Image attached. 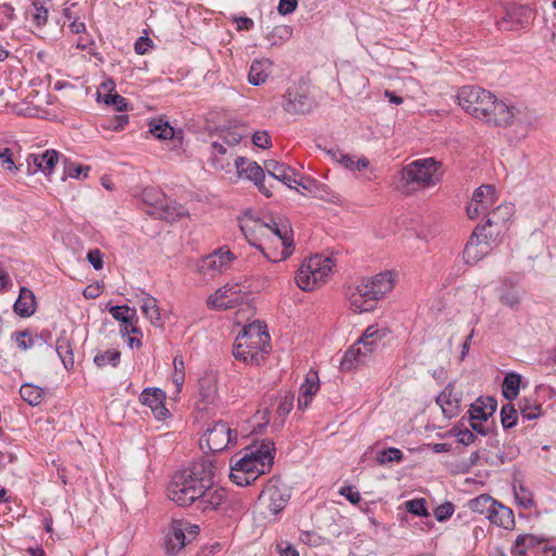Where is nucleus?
<instances>
[{"mask_svg": "<svg viewBox=\"0 0 556 556\" xmlns=\"http://www.w3.org/2000/svg\"><path fill=\"white\" fill-rule=\"evenodd\" d=\"M214 477L213 462L201 458L172 476L167 496L181 507L195 505L197 509L203 513L216 510L226 500V491L213 489Z\"/></svg>", "mask_w": 556, "mask_h": 556, "instance_id": "1", "label": "nucleus"}, {"mask_svg": "<svg viewBox=\"0 0 556 556\" xmlns=\"http://www.w3.org/2000/svg\"><path fill=\"white\" fill-rule=\"evenodd\" d=\"M458 104L475 118L507 127L514 119V108L479 86H464L457 93Z\"/></svg>", "mask_w": 556, "mask_h": 556, "instance_id": "2", "label": "nucleus"}, {"mask_svg": "<svg viewBox=\"0 0 556 556\" xmlns=\"http://www.w3.org/2000/svg\"><path fill=\"white\" fill-rule=\"evenodd\" d=\"M275 444L265 439L255 441L244 448V454L230 468V480L240 486H248L260 476L268 472L274 464Z\"/></svg>", "mask_w": 556, "mask_h": 556, "instance_id": "3", "label": "nucleus"}, {"mask_svg": "<svg viewBox=\"0 0 556 556\" xmlns=\"http://www.w3.org/2000/svg\"><path fill=\"white\" fill-rule=\"evenodd\" d=\"M393 287L394 280H356L354 286H349L346 294L355 312H369Z\"/></svg>", "mask_w": 556, "mask_h": 556, "instance_id": "4", "label": "nucleus"}, {"mask_svg": "<svg viewBox=\"0 0 556 556\" xmlns=\"http://www.w3.org/2000/svg\"><path fill=\"white\" fill-rule=\"evenodd\" d=\"M440 167L434 159L428 157L424 160H417L403 167L401 170V180L403 187L407 192L413 188L412 185L418 187H430L435 185L434 174Z\"/></svg>", "mask_w": 556, "mask_h": 556, "instance_id": "5", "label": "nucleus"}, {"mask_svg": "<svg viewBox=\"0 0 556 556\" xmlns=\"http://www.w3.org/2000/svg\"><path fill=\"white\" fill-rule=\"evenodd\" d=\"M249 301V292L240 283L227 282L206 300L210 309L227 311Z\"/></svg>", "mask_w": 556, "mask_h": 556, "instance_id": "6", "label": "nucleus"}, {"mask_svg": "<svg viewBox=\"0 0 556 556\" xmlns=\"http://www.w3.org/2000/svg\"><path fill=\"white\" fill-rule=\"evenodd\" d=\"M235 258L230 250L218 248L199 261L198 273L211 277L226 275Z\"/></svg>", "mask_w": 556, "mask_h": 556, "instance_id": "7", "label": "nucleus"}, {"mask_svg": "<svg viewBox=\"0 0 556 556\" xmlns=\"http://www.w3.org/2000/svg\"><path fill=\"white\" fill-rule=\"evenodd\" d=\"M237 440V432L231 430L226 421H214L204 432L201 444L205 442L207 448L212 453H218L228 447V445Z\"/></svg>", "mask_w": 556, "mask_h": 556, "instance_id": "8", "label": "nucleus"}, {"mask_svg": "<svg viewBox=\"0 0 556 556\" xmlns=\"http://www.w3.org/2000/svg\"><path fill=\"white\" fill-rule=\"evenodd\" d=\"M336 262L331 255L316 253L304 260L300 267V276L298 278H325L328 275H334Z\"/></svg>", "mask_w": 556, "mask_h": 556, "instance_id": "9", "label": "nucleus"}, {"mask_svg": "<svg viewBox=\"0 0 556 556\" xmlns=\"http://www.w3.org/2000/svg\"><path fill=\"white\" fill-rule=\"evenodd\" d=\"M315 103L305 88L292 86L283 94L282 108L289 114H307Z\"/></svg>", "mask_w": 556, "mask_h": 556, "instance_id": "10", "label": "nucleus"}, {"mask_svg": "<svg viewBox=\"0 0 556 556\" xmlns=\"http://www.w3.org/2000/svg\"><path fill=\"white\" fill-rule=\"evenodd\" d=\"M252 222H253L252 230L266 228V229H269L275 236H277L281 240V243L283 245V250L281 252V258L285 260L291 254V251L289 249L292 247V241L290 239L289 233H291L292 230L290 228H288L287 226L280 227L274 217H269V219L267 222L262 220L260 218L253 219ZM241 230H242L244 237L249 240V242H251L250 237H249L250 236L249 231L251 230V227H249V225H247V224L241 225Z\"/></svg>", "mask_w": 556, "mask_h": 556, "instance_id": "11", "label": "nucleus"}, {"mask_svg": "<svg viewBox=\"0 0 556 556\" xmlns=\"http://www.w3.org/2000/svg\"><path fill=\"white\" fill-rule=\"evenodd\" d=\"M241 346L248 349L247 353L249 354L251 364L257 366L264 362L265 355L268 354L271 349L269 341L265 340H260V342L258 340L235 341L232 355L238 361H247V356H243V354L240 353Z\"/></svg>", "mask_w": 556, "mask_h": 556, "instance_id": "12", "label": "nucleus"}, {"mask_svg": "<svg viewBox=\"0 0 556 556\" xmlns=\"http://www.w3.org/2000/svg\"><path fill=\"white\" fill-rule=\"evenodd\" d=\"M534 18L533 10L528 5H511L507 9L506 15L497 22L502 30H516L523 28Z\"/></svg>", "mask_w": 556, "mask_h": 556, "instance_id": "13", "label": "nucleus"}, {"mask_svg": "<svg viewBox=\"0 0 556 556\" xmlns=\"http://www.w3.org/2000/svg\"><path fill=\"white\" fill-rule=\"evenodd\" d=\"M235 165L238 174L253 181L261 193L267 198L271 195L269 188H267L264 182V169L255 161L239 156L236 159Z\"/></svg>", "mask_w": 556, "mask_h": 556, "instance_id": "14", "label": "nucleus"}, {"mask_svg": "<svg viewBox=\"0 0 556 556\" xmlns=\"http://www.w3.org/2000/svg\"><path fill=\"white\" fill-rule=\"evenodd\" d=\"M264 167L268 175L278 181H281L291 189L298 190V186L306 190L308 189V187L302 180H298L295 178V170L285 163H280L276 160H267L264 162Z\"/></svg>", "mask_w": 556, "mask_h": 556, "instance_id": "15", "label": "nucleus"}, {"mask_svg": "<svg viewBox=\"0 0 556 556\" xmlns=\"http://www.w3.org/2000/svg\"><path fill=\"white\" fill-rule=\"evenodd\" d=\"M139 400L141 404L149 406L159 420H164L169 416V410L165 406L166 393L160 388H146L141 392Z\"/></svg>", "mask_w": 556, "mask_h": 556, "instance_id": "16", "label": "nucleus"}, {"mask_svg": "<svg viewBox=\"0 0 556 556\" xmlns=\"http://www.w3.org/2000/svg\"><path fill=\"white\" fill-rule=\"evenodd\" d=\"M188 522L185 520L174 519L165 538V551L169 555L178 554L187 543L186 530Z\"/></svg>", "mask_w": 556, "mask_h": 556, "instance_id": "17", "label": "nucleus"}, {"mask_svg": "<svg viewBox=\"0 0 556 556\" xmlns=\"http://www.w3.org/2000/svg\"><path fill=\"white\" fill-rule=\"evenodd\" d=\"M290 495L285 489L269 483L260 495V501H266L267 509L273 516H277L286 507Z\"/></svg>", "mask_w": 556, "mask_h": 556, "instance_id": "18", "label": "nucleus"}, {"mask_svg": "<svg viewBox=\"0 0 556 556\" xmlns=\"http://www.w3.org/2000/svg\"><path fill=\"white\" fill-rule=\"evenodd\" d=\"M60 153L53 149L46 150L42 153H31L27 156L28 172L34 166V172L40 170L46 176L50 175L59 162Z\"/></svg>", "mask_w": 556, "mask_h": 556, "instance_id": "19", "label": "nucleus"}, {"mask_svg": "<svg viewBox=\"0 0 556 556\" xmlns=\"http://www.w3.org/2000/svg\"><path fill=\"white\" fill-rule=\"evenodd\" d=\"M146 213L152 216L153 218L173 223L178 218L185 216L187 214V211L182 205L176 202H170L167 199H165L160 204V206H155V208L153 210H146Z\"/></svg>", "mask_w": 556, "mask_h": 556, "instance_id": "20", "label": "nucleus"}, {"mask_svg": "<svg viewBox=\"0 0 556 556\" xmlns=\"http://www.w3.org/2000/svg\"><path fill=\"white\" fill-rule=\"evenodd\" d=\"M319 389V378L316 371H309L305 381L300 387V394L298 399L299 409L304 410L307 408L313 400V396Z\"/></svg>", "mask_w": 556, "mask_h": 556, "instance_id": "21", "label": "nucleus"}, {"mask_svg": "<svg viewBox=\"0 0 556 556\" xmlns=\"http://www.w3.org/2000/svg\"><path fill=\"white\" fill-rule=\"evenodd\" d=\"M522 290L514 280H503L498 289V300L503 305L517 309L521 302Z\"/></svg>", "mask_w": 556, "mask_h": 556, "instance_id": "22", "label": "nucleus"}, {"mask_svg": "<svg viewBox=\"0 0 556 556\" xmlns=\"http://www.w3.org/2000/svg\"><path fill=\"white\" fill-rule=\"evenodd\" d=\"M497 402L493 397H479L473 404L470 405L469 419L486 421L496 410Z\"/></svg>", "mask_w": 556, "mask_h": 556, "instance_id": "23", "label": "nucleus"}, {"mask_svg": "<svg viewBox=\"0 0 556 556\" xmlns=\"http://www.w3.org/2000/svg\"><path fill=\"white\" fill-rule=\"evenodd\" d=\"M36 298L31 290L26 287H20L18 298L13 309L21 317H30L36 312Z\"/></svg>", "mask_w": 556, "mask_h": 556, "instance_id": "24", "label": "nucleus"}, {"mask_svg": "<svg viewBox=\"0 0 556 556\" xmlns=\"http://www.w3.org/2000/svg\"><path fill=\"white\" fill-rule=\"evenodd\" d=\"M488 254V243L480 242L477 240V233H471L463 251V258L465 263L470 265L475 264Z\"/></svg>", "mask_w": 556, "mask_h": 556, "instance_id": "25", "label": "nucleus"}, {"mask_svg": "<svg viewBox=\"0 0 556 556\" xmlns=\"http://www.w3.org/2000/svg\"><path fill=\"white\" fill-rule=\"evenodd\" d=\"M365 350L362 344H358V341L353 344L351 348H349L344 355L342 356V359L340 362V369L342 371H349L353 368H356L358 365L364 364L366 362V358L370 354H364Z\"/></svg>", "mask_w": 556, "mask_h": 556, "instance_id": "26", "label": "nucleus"}, {"mask_svg": "<svg viewBox=\"0 0 556 556\" xmlns=\"http://www.w3.org/2000/svg\"><path fill=\"white\" fill-rule=\"evenodd\" d=\"M488 519L491 523L497 527H502L506 530H510L515 527V517L513 510L500 502L495 503V506L491 510Z\"/></svg>", "mask_w": 556, "mask_h": 556, "instance_id": "27", "label": "nucleus"}, {"mask_svg": "<svg viewBox=\"0 0 556 556\" xmlns=\"http://www.w3.org/2000/svg\"><path fill=\"white\" fill-rule=\"evenodd\" d=\"M514 213L515 205L513 203H503L501 205H497L494 210L488 212V225L494 224V226L507 229V223L510 220Z\"/></svg>", "mask_w": 556, "mask_h": 556, "instance_id": "28", "label": "nucleus"}, {"mask_svg": "<svg viewBox=\"0 0 556 556\" xmlns=\"http://www.w3.org/2000/svg\"><path fill=\"white\" fill-rule=\"evenodd\" d=\"M545 541L546 539L543 536H536L534 534H519L510 548V553L515 556H528V548H535Z\"/></svg>", "mask_w": 556, "mask_h": 556, "instance_id": "29", "label": "nucleus"}, {"mask_svg": "<svg viewBox=\"0 0 556 556\" xmlns=\"http://www.w3.org/2000/svg\"><path fill=\"white\" fill-rule=\"evenodd\" d=\"M453 384L448 383L435 400L447 417H453L458 410L459 399L453 395Z\"/></svg>", "mask_w": 556, "mask_h": 556, "instance_id": "30", "label": "nucleus"}, {"mask_svg": "<svg viewBox=\"0 0 556 556\" xmlns=\"http://www.w3.org/2000/svg\"><path fill=\"white\" fill-rule=\"evenodd\" d=\"M271 62L265 60H254L249 71V83L258 86L266 81L270 74Z\"/></svg>", "mask_w": 556, "mask_h": 556, "instance_id": "31", "label": "nucleus"}, {"mask_svg": "<svg viewBox=\"0 0 556 556\" xmlns=\"http://www.w3.org/2000/svg\"><path fill=\"white\" fill-rule=\"evenodd\" d=\"M384 329H380L378 325H371L367 327L363 336L357 340L358 344H362L365 352L364 354H371L377 346V341L384 338Z\"/></svg>", "mask_w": 556, "mask_h": 556, "instance_id": "32", "label": "nucleus"}, {"mask_svg": "<svg viewBox=\"0 0 556 556\" xmlns=\"http://www.w3.org/2000/svg\"><path fill=\"white\" fill-rule=\"evenodd\" d=\"M55 351L63 364L70 370L74 366V353L70 339L66 337L65 331L56 339Z\"/></svg>", "mask_w": 556, "mask_h": 556, "instance_id": "33", "label": "nucleus"}, {"mask_svg": "<svg viewBox=\"0 0 556 556\" xmlns=\"http://www.w3.org/2000/svg\"><path fill=\"white\" fill-rule=\"evenodd\" d=\"M243 340H265L269 341V334L266 331V326L261 321H254L244 326L235 341Z\"/></svg>", "mask_w": 556, "mask_h": 556, "instance_id": "34", "label": "nucleus"}, {"mask_svg": "<svg viewBox=\"0 0 556 556\" xmlns=\"http://www.w3.org/2000/svg\"><path fill=\"white\" fill-rule=\"evenodd\" d=\"M518 412L523 419L533 420L542 416V405L533 397H522L518 401Z\"/></svg>", "mask_w": 556, "mask_h": 556, "instance_id": "35", "label": "nucleus"}, {"mask_svg": "<svg viewBox=\"0 0 556 556\" xmlns=\"http://www.w3.org/2000/svg\"><path fill=\"white\" fill-rule=\"evenodd\" d=\"M496 502L491 495L481 494L470 500L468 506L473 513L483 515L488 519Z\"/></svg>", "mask_w": 556, "mask_h": 556, "instance_id": "36", "label": "nucleus"}, {"mask_svg": "<svg viewBox=\"0 0 556 556\" xmlns=\"http://www.w3.org/2000/svg\"><path fill=\"white\" fill-rule=\"evenodd\" d=\"M521 376L516 372H509L505 376L502 384V393L509 402L516 400L519 394Z\"/></svg>", "mask_w": 556, "mask_h": 556, "instance_id": "37", "label": "nucleus"}, {"mask_svg": "<svg viewBox=\"0 0 556 556\" xmlns=\"http://www.w3.org/2000/svg\"><path fill=\"white\" fill-rule=\"evenodd\" d=\"M199 395L202 402L213 403L217 395V386L213 377H203L199 380Z\"/></svg>", "mask_w": 556, "mask_h": 556, "instance_id": "38", "label": "nucleus"}, {"mask_svg": "<svg viewBox=\"0 0 556 556\" xmlns=\"http://www.w3.org/2000/svg\"><path fill=\"white\" fill-rule=\"evenodd\" d=\"M49 11L40 0H34L26 11V15L31 17V22L36 27H42L48 22Z\"/></svg>", "mask_w": 556, "mask_h": 556, "instance_id": "39", "label": "nucleus"}, {"mask_svg": "<svg viewBox=\"0 0 556 556\" xmlns=\"http://www.w3.org/2000/svg\"><path fill=\"white\" fill-rule=\"evenodd\" d=\"M495 188L491 185H484L477 188L472 194V201L480 203L482 210H489L494 203Z\"/></svg>", "mask_w": 556, "mask_h": 556, "instance_id": "40", "label": "nucleus"}, {"mask_svg": "<svg viewBox=\"0 0 556 556\" xmlns=\"http://www.w3.org/2000/svg\"><path fill=\"white\" fill-rule=\"evenodd\" d=\"M21 397L30 406H37L43 399V390L33 383H24L20 389Z\"/></svg>", "mask_w": 556, "mask_h": 556, "instance_id": "41", "label": "nucleus"}, {"mask_svg": "<svg viewBox=\"0 0 556 556\" xmlns=\"http://www.w3.org/2000/svg\"><path fill=\"white\" fill-rule=\"evenodd\" d=\"M150 132L157 139H176V131L167 121L154 119L150 123Z\"/></svg>", "mask_w": 556, "mask_h": 556, "instance_id": "42", "label": "nucleus"}, {"mask_svg": "<svg viewBox=\"0 0 556 556\" xmlns=\"http://www.w3.org/2000/svg\"><path fill=\"white\" fill-rule=\"evenodd\" d=\"M112 317L122 324H137L138 316L135 308L127 305H115L110 308Z\"/></svg>", "mask_w": 556, "mask_h": 556, "instance_id": "43", "label": "nucleus"}, {"mask_svg": "<svg viewBox=\"0 0 556 556\" xmlns=\"http://www.w3.org/2000/svg\"><path fill=\"white\" fill-rule=\"evenodd\" d=\"M64 172H63V180H65L66 177L75 178V179H81L87 178L88 174L90 172V166L88 165H81L75 162H72L68 159H64Z\"/></svg>", "mask_w": 556, "mask_h": 556, "instance_id": "44", "label": "nucleus"}, {"mask_svg": "<svg viewBox=\"0 0 556 556\" xmlns=\"http://www.w3.org/2000/svg\"><path fill=\"white\" fill-rule=\"evenodd\" d=\"M142 202L148 206L147 210H153L155 206H160V204L166 199L165 194L153 187L146 188L142 191Z\"/></svg>", "mask_w": 556, "mask_h": 556, "instance_id": "45", "label": "nucleus"}, {"mask_svg": "<svg viewBox=\"0 0 556 556\" xmlns=\"http://www.w3.org/2000/svg\"><path fill=\"white\" fill-rule=\"evenodd\" d=\"M518 409L510 403L504 404L501 408V424L503 428L511 429L517 425Z\"/></svg>", "mask_w": 556, "mask_h": 556, "instance_id": "46", "label": "nucleus"}, {"mask_svg": "<svg viewBox=\"0 0 556 556\" xmlns=\"http://www.w3.org/2000/svg\"><path fill=\"white\" fill-rule=\"evenodd\" d=\"M141 311L143 315L151 321L152 325L159 326L161 325V314L159 307L156 305V300L153 298H148L143 301L141 305Z\"/></svg>", "mask_w": 556, "mask_h": 556, "instance_id": "47", "label": "nucleus"}, {"mask_svg": "<svg viewBox=\"0 0 556 556\" xmlns=\"http://www.w3.org/2000/svg\"><path fill=\"white\" fill-rule=\"evenodd\" d=\"M404 459V454L396 447H388L377 453L376 460L379 465L388 463H401Z\"/></svg>", "mask_w": 556, "mask_h": 556, "instance_id": "48", "label": "nucleus"}, {"mask_svg": "<svg viewBox=\"0 0 556 556\" xmlns=\"http://www.w3.org/2000/svg\"><path fill=\"white\" fill-rule=\"evenodd\" d=\"M119 361L121 353L117 350H108L103 353L97 354L93 358V362L98 367H104L108 364L116 367Z\"/></svg>", "mask_w": 556, "mask_h": 556, "instance_id": "49", "label": "nucleus"}, {"mask_svg": "<svg viewBox=\"0 0 556 556\" xmlns=\"http://www.w3.org/2000/svg\"><path fill=\"white\" fill-rule=\"evenodd\" d=\"M128 122L129 117L127 114H118L104 118L101 126L108 130L121 131L125 128Z\"/></svg>", "mask_w": 556, "mask_h": 556, "instance_id": "50", "label": "nucleus"}, {"mask_svg": "<svg viewBox=\"0 0 556 556\" xmlns=\"http://www.w3.org/2000/svg\"><path fill=\"white\" fill-rule=\"evenodd\" d=\"M514 493L517 503L522 507L531 509L535 506L532 493L525 485L514 486Z\"/></svg>", "mask_w": 556, "mask_h": 556, "instance_id": "51", "label": "nucleus"}, {"mask_svg": "<svg viewBox=\"0 0 556 556\" xmlns=\"http://www.w3.org/2000/svg\"><path fill=\"white\" fill-rule=\"evenodd\" d=\"M292 28L288 25H279L276 26L270 34L268 35V40H270L271 45H277L279 41L283 42L291 38Z\"/></svg>", "mask_w": 556, "mask_h": 556, "instance_id": "52", "label": "nucleus"}, {"mask_svg": "<svg viewBox=\"0 0 556 556\" xmlns=\"http://www.w3.org/2000/svg\"><path fill=\"white\" fill-rule=\"evenodd\" d=\"M408 513L415 516L429 517L425 498H414L404 503Z\"/></svg>", "mask_w": 556, "mask_h": 556, "instance_id": "53", "label": "nucleus"}, {"mask_svg": "<svg viewBox=\"0 0 556 556\" xmlns=\"http://www.w3.org/2000/svg\"><path fill=\"white\" fill-rule=\"evenodd\" d=\"M472 233H477V240L485 242L489 245V253L500 243V239H496L492 233L486 232L485 226H477Z\"/></svg>", "mask_w": 556, "mask_h": 556, "instance_id": "54", "label": "nucleus"}, {"mask_svg": "<svg viewBox=\"0 0 556 556\" xmlns=\"http://www.w3.org/2000/svg\"><path fill=\"white\" fill-rule=\"evenodd\" d=\"M294 395L291 393H287L279 400L277 414L280 417H286L293 408Z\"/></svg>", "mask_w": 556, "mask_h": 556, "instance_id": "55", "label": "nucleus"}, {"mask_svg": "<svg viewBox=\"0 0 556 556\" xmlns=\"http://www.w3.org/2000/svg\"><path fill=\"white\" fill-rule=\"evenodd\" d=\"M454 513V505L450 502H446L442 505H439L434 509V517L438 521L442 522L447 520Z\"/></svg>", "mask_w": 556, "mask_h": 556, "instance_id": "56", "label": "nucleus"}, {"mask_svg": "<svg viewBox=\"0 0 556 556\" xmlns=\"http://www.w3.org/2000/svg\"><path fill=\"white\" fill-rule=\"evenodd\" d=\"M339 494L344 496L350 503L358 504L362 500L361 493L353 485H343L339 490Z\"/></svg>", "mask_w": 556, "mask_h": 556, "instance_id": "57", "label": "nucleus"}, {"mask_svg": "<svg viewBox=\"0 0 556 556\" xmlns=\"http://www.w3.org/2000/svg\"><path fill=\"white\" fill-rule=\"evenodd\" d=\"M103 289V280H94L93 283L87 286L83 290V295L88 300L97 299L101 293Z\"/></svg>", "mask_w": 556, "mask_h": 556, "instance_id": "58", "label": "nucleus"}, {"mask_svg": "<svg viewBox=\"0 0 556 556\" xmlns=\"http://www.w3.org/2000/svg\"><path fill=\"white\" fill-rule=\"evenodd\" d=\"M104 102L106 104H112L115 106V110L117 112H124L127 110V101L124 97L119 96L118 93L114 94H108L104 99Z\"/></svg>", "mask_w": 556, "mask_h": 556, "instance_id": "59", "label": "nucleus"}, {"mask_svg": "<svg viewBox=\"0 0 556 556\" xmlns=\"http://www.w3.org/2000/svg\"><path fill=\"white\" fill-rule=\"evenodd\" d=\"M252 142L258 148L268 149L271 147V140L267 131H256L252 137Z\"/></svg>", "mask_w": 556, "mask_h": 556, "instance_id": "60", "label": "nucleus"}, {"mask_svg": "<svg viewBox=\"0 0 556 556\" xmlns=\"http://www.w3.org/2000/svg\"><path fill=\"white\" fill-rule=\"evenodd\" d=\"M0 161L9 172L17 169V166L14 164L12 159V152L9 148L0 149Z\"/></svg>", "mask_w": 556, "mask_h": 556, "instance_id": "61", "label": "nucleus"}, {"mask_svg": "<svg viewBox=\"0 0 556 556\" xmlns=\"http://www.w3.org/2000/svg\"><path fill=\"white\" fill-rule=\"evenodd\" d=\"M298 288L304 292H312L321 288L326 280H294Z\"/></svg>", "mask_w": 556, "mask_h": 556, "instance_id": "62", "label": "nucleus"}, {"mask_svg": "<svg viewBox=\"0 0 556 556\" xmlns=\"http://www.w3.org/2000/svg\"><path fill=\"white\" fill-rule=\"evenodd\" d=\"M103 254L100 250H90L87 254L88 262L92 265L96 270L102 269L103 267Z\"/></svg>", "mask_w": 556, "mask_h": 556, "instance_id": "63", "label": "nucleus"}, {"mask_svg": "<svg viewBox=\"0 0 556 556\" xmlns=\"http://www.w3.org/2000/svg\"><path fill=\"white\" fill-rule=\"evenodd\" d=\"M298 0H279L277 10L281 15L291 14L296 10Z\"/></svg>", "mask_w": 556, "mask_h": 556, "instance_id": "64", "label": "nucleus"}]
</instances>
